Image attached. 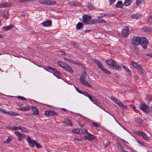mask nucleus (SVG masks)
I'll use <instances>...</instances> for the list:
<instances>
[{
  "instance_id": "1",
  "label": "nucleus",
  "mask_w": 152,
  "mask_h": 152,
  "mask_svg": "<svg viewBox=\"0 0 152 152\" xmlns=\"http://www.w3.org/2000/svg\"><path fill=\"white\" fill-rule=\"evenodd\" d=\"M105 63L109 67L112 69L116 70H121L122 68L121 66L117 64V62L114 60L112 59H109L106 60Z\"/></svg>"
},
{
  "instance_id": "2",
  "label": "nucleus",
  "mask_w": 152,
  "mask_h": 152,
  "mask_svg": "<svg viewBox=\"0 0 152 152\" xmlns=\"http://www.w3.org/2000/svg\"><path fill=\"white\" fill-rule=\"evenodd\" d=\"M130 64L135 68L137 69L138 72L142 74L144 73V70L142 69V67L139 64L133 61H131Z\"/></svg>"
},
{
  "instance_id": "3",
  "label": "nucleus",
  "mask_w": 152,
  "mask_h": 152,
  "mask_svg": "<svg viewBox=\"0 0 152 152\" xmlns=\"http://www.w3.org/2000/svg\"><path fill=\"white\" fill-rule=\"evenodd\" d=\"M149 42L148 39L144 37L140 38V44L141 45L144 49L147 48V46Z\"/></svg>"
},
{
  "instance_id": "4",
  "label": "nucleus",
  "mask_w": 152,
  "mask_h": 152,
  "mask_svg": "<svg viewBox=\"0 0 152 152\" xmlns=\"http://www.w3.org/2000/svg\"><path fill=\"white\" fill-rule=\"evenodd\" d=\"M139 107L143 112L146 113H148L151 111L150 108L145 103H141Z\"/></svg>"
},
{
  "instance_id": "5",
  "label": "nucleus",
  "mask_w": 152,
  "mask_h": 152,
  "mask_svg": "<svg viewBox=\"0 0 152 152\" xmlns=\"http://www.w3.org/2000/svg\"><path fill=\"white\" fill-rule=\"evenodd\" d=\"M140 38V37H134L131 41L132 44L134 46L139 44Z\"/></svg>"
},
{
  "instance_id": "6",
  "label": "nucleus",
  "mask_w": 152,
  "mask_h": 152,
  "mask_svg": "<svg viewBox=\"0 0 152 152\" xmlns=\"http://www.w3.org/2000/svg\"><path fill=\"white\" fill-rule=\"evenodd\" d=\"M135 133L137 135L142 136L143 138L145 140H148L149 139L147 134L143 132L137 131Z\"/></svg>"
},
{
  "instance_id": "7",
  "label": "nucleus",
  "mask_w": 152,
  "mask_h": 152,
  "mask_svg": "<svg viewBox=\"0 0 152 152\" xmlns=\"http://www.w3.org/2000/svg\"><path fill=\"white\" fill-rule=\"evenodd\" d=\"M39 2L41 4H45L47 5H54L56 3V1L48 0L41 1Z\"/></svg>"
},
{
  "instance_id": "8",
  "label": "nucleus",
  "mask_w": 152,
  "mask_h": 152,
  "mask_svg": "<svg viewBox=\"0 0 152 152\" xmlns=\"http://www.w3.org/2000/svg\"><path fill=\"white\" fill-rule=\"evenodd\" d=\"M129 32L128 26H126L122 30V35L124 37H126L129 34Z\"/></svg>"
},
{
  "instance_id": "9",
  "label": "nucleus",
  "mask_w": 152,
  "mask_h": 152,
  "mask_svg": "<svg viewBox=\"0 0 152 152\" xmlns=\"http://www.w3.org/2000/svg\"><path fill=\"white\" fill-rule=\"evenodd\" d=\"M26 140L30 146L32 148L34 147L36 142L34 140H32L29 136L27 137Z\"/></svg>"
},
{
  "instance_id": "10",
  "label": "nucleus",
  "mask_w": 152,
  "mask_h": 152,
  "mask_svg": "<svg viewBox=\"0 0 152 152\" xmlns=\"http://www.w3.org/2000/svg\"><path fill=\"white\" fill-rule=\"evenodd\" d=\"M45 114L47 115L52 116L56 115L57 116L58 115V113L56 112L51 110H46L45 111Z\"/></svg>"
},
{
  "instance_id": "11",
  "label": "nucleus",
  "mask_w": 152,
  "mask_h": 152,
  "mask_svg": "<svg viewBox=\"0 0 152 152\" xmlns=\"http://www.w3.org/2000/svg\"><path fill=\"white\" fill-rule=\"evenodd\" d=\"M80 80L83 85L88 87L91 88L92 87V86L88 83V82L85 80V78L80 77Z\"/></svg>"
},
{
  "instance_id": "12",
  "label": "nucleus",
  "mask_w": 152,
  "mask_h": 152,
  "mask_svg": "<svg viewBox=\"0 0 152 152\" xmlns=\"http://www.w3.org/2000/svg\"><path fill=\"white\" fill-rule=\"evenodd\" d=\"M85 139L88 140L89 141H91L95 138V136L91 133H88L87 135H85L84 137Z\"/></svg>"
},
{
  "instance_id": "13",
  "label": "nucleus",
  "mask_w": 152,
  "mask_h": 152,
  "mask_svg": "<svg viewBox=\"0 0 152 152\" xmlns=\"http://www.w3.org/2000/svg\"><path fill=\"white\" fill-rule=\"evenodd\" d=\"M91 19V15H85L83 16V22L87 23L89 22Z\"/></svg>"
},
{
  "instance_id": "14",
  "label": "nucleus",
  "mask_w": 152,
  "mask_h": 152,
  "mask_svg": "<svg viewBox=\"0 0 152 152\" xmlns=\"http://www.w3.org/2000/svg\"><path fill=\"white\" fill-rule=\"evenodd\" d=\"M94 61L95 63L98 65L99 68L102 70V69L104 68V67L100 62L96 59H94Z\"/></svg>"
},
{
  "instance_id": "15",
  "label": "nucleus",
  "mask_w": 152,
  "mask_h": 152,
  "mask_svg": "<svg viewBox=\"0 0 152 152\" xmlns=\"http://www.w3.org/2000/svg\"><path fill=\"white\" fill-rule=\"evenodd\" d=\"M68 4L72 6H79L80 5V3L75 1H72L70 2Z\"/></svg>"
},
{
  "instance_id": "16",
  "label": "nucleus",
  "mask_w": 152,
  "mask_h": 152,
  "mask_svg": "<svg viewBox=\"0 0 152 152\" xmlns=\"http://www.w3.org/2000/svg\"><path fill=\"white\" fill-rule=\"evenodd\" d=\"M72 132L75 134H82V133H83V130L81 129H74L72 130Z\"/></svg>"
},
{
  "instance_id": "17",
  "label": "nucleus",
  "mask_w": 152,
  "mask_h": 152,
  "mask_svg": "<svg viewBox=\"0 0 152 152\" xmlns=\"http://www.w3.org/2000/svg\"><path fill=\"white\" fill-rule=\"evenodd\" d=\"M31 108L32 112H33L32 114L33 115H38L39 114V111L35 107L32 106Z\"/></svg>"
},
{
  "instance_id": "18",
  "label": "nucleus",
  "mask_w": 152,
  "mask_h": 152,
  "mask_svg": "<svg viewBox=\"0 0 152 152\" xmlns=\"http://www.w3.org/2000/svg\"><path fill=\"white\" fill-rule=\"evenodd\" d=\"M47 70L48 71L50 70L51 71H53L54 73H57L58 74H60L59 72L55 68H53L49 66L47 67Z\"/></svg>"
},
{
  "instance_id": "19",
  "label": "nucleus",
  "mask_w": 152,
  "mask_h": 152,
  "mask_svg": "<svg viewBox=\"0 0 152 152\" xmlns=\"http://www.w3.org/2000/svg\"><path fill=\"white\" fill-rule=\"evenodd\" d=\"M52 24V21L51 20H49L43 22L42 23V25L44 26H51Z\"/></svg>"
},
{
  "instance_id": "20",
  "label": "nucleus",
  "mask_w": 152,
  "mask_h": 152,
  "mask_svg": "<svg viewBox=\"0 0 152 152\" xmlns=\"http://www.w3.org/2000/svg\"><path fill=\"white\" fill-rule=\"evenodd\" d=\"M13 27V25L11 24L9 26H4L3 27L2 29H3L4 31H9Z\"/></svg>"
},
{
  "instance_id": "21",
  "label": "nucleus",
  "mask_w": 152,
  "mask_h": 152,
  "mask_svg": "<svg viewBox=\"0 0 152 152\" xmlns=\"http://www.w3.org/2000/svg\"><path fill=\"white\" fill-rule=\"evenodd\" d=\"M57 63L58 65H59L61 67L64 69L65 67L66 66V65H67V64L64 62L61 61H57Z\"/></svg>"
},
{
  "instance_id": "22",
  "label": "nucleus",
  "mask_w": 152,
  "mask_h": 152,
  "mask_svg": "<svg viewBox=\"0 0 152 152\" xmlns=\"http://www.w3.org/2000/svg\"><path fill=\"white\" fill-rule=\"evenodd\" d=\"M142 16V15L140 14H132L131 15V17L132 18H136L138 19Z\"/></svg>"
},
{
  "instance_id": "23",
  "label": "nucleus",
  "mask_w": 152,
  "mask_h": 152,
  "mask_svg": "<svg viewBox=\"0 0 152 152\" xmlns=\"http://www.w3.org/2000/svg\"><path fill=\"white\" fill-rule=\"evenodd\" d=\"M134 121L136 123L139 124H141L143 122V120L139 117L135 118Z\"/></svg>"
},
{
  "instance_id": "24",
  "label": "nucleus",
  "mask_w": 152,
  "mask_h": 152,
  "mask_svg": "<svg viewBox=\"0 0 152 152\" xmlns=\"http://www.w3.org/2000/svg\"><path fill=\"white\" fill-rule=\"evenodd\" d=\"M124 6V4H122V2L121 1H119L116 4L115 7L117 8H122Z\"/></svg>"
},
{
  "instance_id": "25",
  "label": "nucleus",
  "mask_w": 152,
  "mask_h": 152,
  "mask_svg": "<svg viewBox=\"0 0 152 152\" xmlns=\"http://www.w3.org/2000/svg\"><path fill=\"white\" fill-rule=\"evenodd\" d=\"M64 69H65L66 70L71 73H72L73 72V70L72 69L71 66H69L67 64V65H66V66L65 67Z\"/></svg>"
},
{
  "instance_id": "26",
  "label": "nucleus",
  "mask_w": 152,
  "mask_h": 152,
  "mask_svg": "<svg viewBox=\"0 0 152 152\" xmlns=\"http://www.w3.org/2000/svg\"><path fill=\"white\" fill-rule=\"evenodd\" d=\"M132 0H125L124 3V6H129L132 2Z\"/></svg>"
},
{
  "instance_id": "27",
  "label": "nucleus",
  "mask_w": 152,
  "mask_h": 152,
  "mask_svg": "<svg viewBox=\"0 0 152 152\" xmlns=\"http://www.w3.org/2000/svg\"><path fill=\"white\" fill-rule=\"evenodd\" d=\"M10 6V4L8 2H5L3 3H0V7H9Z\"/></svg>"
},
{
  "instance_id": "28",
  "label": "nucleus",
  "mask_w": 152,
  "mask_h": 152,
  "mask_svg": "<svg viewBox=\"0 0 152 152\" xmlns=\"http://www.w3.org/2000/svg\"><path fill=\"white\" fill-rule=\"evenodd\" d=\"M122 67L128 73L129 75L131 76V72L130 70L124 65H122Z\"/></svg>"
},
{
  "instance_id": "29",
  "label": "nucleus",
  "mask_w": 152,
  "mask_h": 152,
  "mask_svg": "<svg viewBox=\"0 0 152 152\" xmlns=\"http://www.w3.org/2000/svg\"><path fill=\"white\" fill-rule=\"evenodd\" d=\"M87 7L89 9L91 10H93L95 8V7L92 4L89 3H88Z\"/></svg>"
},
{
  "instance_id": "30",
  "label": "nucleus",
  "mask_w": 152,
  "mask_h": 152,
  "mask_svg": "<svg viewBox=\"0 0 152 152\" xmlns=\"http://www.w3.org/2000/svg\"><path fill=\"white\" fill-rule=\"evenodd\" d=\"M143 30L147 32H149L151 31V28H150L147 27L146 26H144L142 28Z\"/></svg>"
},
{
  "instance_id": "31",
  "label": "nucleus",
  "mask_w": 152,
  "mask_h": 152,
  "mask_svg": "<svg viewBox=\"0 0 152 152\" xmlns=\"http://www.w3.org/2000/svg\"><path fill=\"white\" fill-rule=\"evenodd\" d=\"M30 107L29 106H28L21 107L20 109V110L22 111H28L30 110Z\"/></svg>"
},
{
  "instance_id": "32",
  "label": "nucleus",
  "mask_w": 152,
  "mask_h": 152,
  "mask_svg": "<svg viewBox=\"0 0 152 152\" xmlns=\"http://www.w3.org/2000/svg\"><path fill=\"white\" fill-rule=\"evenodd\" d=\"M96 22L98 23H106L105 20L102 19H98L96 20Z\"/></svg>"
},
{
  "instance_id": "33",
  "label": "nucleus",
  "mask_w": 152,
  "mask_h": 152,
  "mask_svg": "<svg viewBox=\"0 0 152 152\" xmlns=\"http://www.w3.org/2000/svg\"><path fill=\"white\" fill-rule=\"evenodd\" d=\"M65 123L67 124L70 126H72V124L71 121H70L68 118H65Z\"/></svg>"
},
{
  "instance_id": "34",
  "label": "nucleus",
  "mask_w": 152,
  "mask_h": 152,
  "mask_svg": "<svg viewBox=\"0 0 152 152\" xmlns=\"http://www.w3.org/2000/svg\"><path fill=\"white\" fill-rule=\"evenodd\" d=\"M83 26V24L81 22H79L76 25V28L78 29H80Z\"/></svg>"
},
{
  "instance_id": "35",
  "label": "nucleus",
  "mask_w": 152,
  "mask_h": 152,
  "mask_svg": "<svg viewBox=\"0 0 152 152\" xmlns=\"http://www.w3.org/2000/svg\"><path fill=\"white\" fill-rule=\"evenodd\" d=\"M20 129L22 132H25L27 133L28 131L24 127L20 126Z\"/></svg>"
},
{
  "instance_id": "36",
  "label": "nucleus",
  "mask_w": 152,
  "mask_h": 152,
  "mask_svg": "<svg viewBox=\"0 0 152 152\" xmlns=\"http://www.w3.org/2000/svg\"><path fill=\"white\" fill-rule=\"evenodd\" d=\"M102 71L104 73H105L107 74L108 75H110L111 74L110 72L107 70L105 68H103V69H102Z\"/></svg>"
},
{
  "instance_id": "37",
  "label": "nucleus",
  "mask_w": 152,
  "mask_h": 152,
  "mask_svg": "<svg viewBox=\"0 0 152 152\" xmlns=\"http://www.w3.org/2000/svg\"><path fill=\"white\" fill-rule=\"evenodd\" d=\"M87 73L85 71H84L81 75L80 77L86 78Z\"/></svg>"
},
{
  "instance_id": "38",
  "label": "nucleus",
  "mask_w": 152,
  "mask_h": 152,
  "mask_svg": "<svg viewBox=\"0 0 152 152\" xmlns=\"http://www.w3.org/2000/svg\"><path fill=\"white\" fill-rule=\"evenodd\" d=\"M12 140L11 137H8L7 140L4 141L5 143H8Z\"/></svg>"
},
{
  "instance_id": "39",
  "label": "nucleus",
  "mask_w": 152,
  "mask_h": 152,
  "mask_svg": "<svg viewBox=\"0 0 152 152\" xmlns=\"http://www.w3.org/2000/svg\"><path fill=\"white\" fill-rule=\"evenodd\" d=\"M148 23L150 24H152V15L148 18Z\"/></svg>"
},
{
  "instance_id": "40",
  "label": "nucleus",
  "mask_w": 152,
  "mask_h": 152,
  "mask_svg": "<svg viewBox=\"0 0 152 152\" xmlns=\"http://www.w3.org/2000/svg\"><path fill=\"white\" fill-rule=\"evenodd\" d=\"M92 125L96 127H100L101 126L100 125L96 122H94Z\"/></svg>"
},
{
  "instance_id": "41",
  "label": "nucleus",
  "mask_w": 152,
  "mask_h": 152,
  "mask_svg": "<svg viewBox=\"0 0 152 152\" xmlns=\"http://www.w3.org/2000/svg\"><path fill=\"white\" fill-rule=\"evenodd\" d=\"M119 106L124 109H127V107L121 103L120 104Z\"/></svg>"
},
{
  "instance_id": "42",
  "label": "nucleus",
  "mask_w": 152,
  "mask_h": 152,
  "mask_svg": "<svg viewBox=\"0 0 152 152\" xmlns=\"http://www.w3.org/2000/svg\"><path fill=\"white\" fill-rule=\"evenodd\" d=\"M7 114H9L12 116H15L17 115V113L14 112H8V113Z\"/></svg>"
},
{
  "instance_id": "43",
  "label": "nucleus",
  "mask_w": 152,
  "mask_h": 152,
  "mask_svg": "<svg viewBox=\"0 0 152 152\" xmlns=\"http://www.w3.org/2000/svg\"><path fill=\"white\" fill-rule=\"evenodd\" d=\"M93 103L94 104H96V105L98 106L100 108H101V107L100 105H99V104H100V103L99 102L97 99L96 100V101H95V102H94Z\"/></svg>"
},
{
  "instance_id": "44",
  "label": "nucleus",
  "mask_w": 152,
  "mask_h": 152,
  "mask_svg": "<svg viewBox=\"0 0 152 152\" xmlns=\"http://www.w3.org/2000/svg\"><path fill=\"white\" fill-rule=\"evenodd\" d=\"M4 17L6 18V19H7L8 17V13L7 11H6L4 15Z\"/></svg>"
},
{
  "instance_id": "45",
  "label": "nucleus",
  "mask_w": 152,
  "mask_h": 152,
  "mask_svg": "<svg viewBox=\"0 0 152 152\" xmlns=\"http://www.w3.org/2000/svg\"><path fill=\"white\" fill-rule=\"evenodd\" d=\"M25 137V135L20 133V141L21 140L22 138Z\"/></svg>"
},
{
  "instance_id": "46",
  "label": "nucleus",
  "mask_w": 152,
  "mask_h": 152,
  "mask_svg": "<svg viewBox=\"0 0 152 152\" xmlns=\"http://www.w3.org/2000/svg\"><path fill=\"white\" fill-rule=\"evenodd\" d=\"M64 59L65 60H66V61H68V62H69L70 63H74V61H73V60H72V59H68V58H64Z\"/></svg>"
},
{
  "instance_id": "47",
  "label": "nucleus",
  "mask_w": 152,
  "mask_h": 152,
  "mask_svg": "<svg viewBox=\"0 0 152 152\" xmlns=\"http://www.w3.org/2000/svg\"><path fill=\"white\" fill-rule=\"evenodd\" d=\"M142 2V0H136V4L137 5H139Z\"/></svg>"
},
{
  "instance_id": "48",
  "label": "nucleus",
  "mask_w": 152,
  "mask_h": 152,
  "mask_svg": "<svg viewBox=\"0 0 152 152\" xmlns=\"http://www.w3.org/2000/svg\"><path fill=\"white\" fill-rule=\"evenodd\" d=\"M137 142L139 144H140L141 145H142L144 146H145V144L144 143H142V142H140L138 140H137Z\"/></svg>"
},
{
  "instance_id": "49",
  "label": "nucleus",
  "mask_w": 152,
  "mask_h": 152,
  "mask_svg": "<svg viewBox=\"0 0 152 152\" xmlns=\"http://www.w3.org/2000/svg\"><path fill=\"white\" fill-rule=\"evenodd\" d=\"M83 130V133H82V134H84L86 133L88 134V131L87 130L85 129H84Z\"/></svg>"
},
{
  "instance_id": "50",
  "label": "nucleus",
  "mask_w": 152,
  "mask_h": 152,
  "mask_svg": "<svg viewBox=\"0 0 152 152\" xmlns=\"http://www.w3.org/2000/svg\"><path fill=\"white\" fill-rule=\"evenodd\" d=\"M0 111L4 113L5 114H7L8 112L5 111L3 109L0 108Z\"/></svg>"
},
{
  "instance_id": "51",
  "label": "nucleus",
  "mask_w": 152,
  "mask_h": 152,
  "mask_svg": "<svg viewBox=\"0 0 152 152\" xmlns=\"http://www.w3.org/2000/svg\"><path fill=\"white\" fill-rule=\"evenodd\" d=\"M95 21V20H92L91 21L88 23H87V24H91V25L94 24L95 23V22H96V21Z\"/></svg>"
},
{
  "instance_id": "52",
  "label": "nucleus",
  "mask_w": 152,
  "mask_h": 152,
  "mask_svg": "<svg viewBox=\"0 0 152 152\" xmlns=\"http://www.w3.org/2000/svg\"><path fill=\"white\" fill-rule=\"evenodd\" d=\"M115 102L117 104L119 105L121 103V101L118 99H116L115 100Z\"/></svg>"
},
{
  "instance_id": "53",
  "label": "nucleus",
  "mask_w": 152,
  "mask_h": 152,
  "mask_svg": "<svg viewBox=\"0 0 152 152\" xmlns=\"http://www.w3.org/2000/svg\"><path fill=\"white\" fill-rule=\"evenodd\" d=\"M35 145L37 148H40L41 147V146L37 142L36 143Z\"/></svg>"
},
{
  "instance_id": "54",
  "label": "nucleus",
  "mask_w": 152,
  "mask_h": 152,
  "mask_svg": "<svg viewBox=\"0 0 152 152\" xmlns=\"http://www.w3.org/2000/svg\"><path fill=\"white\" fill-rule=\"evenodd\" d=\"M13 130H18L19 129V126H13Z\"/></svg>"
},
{
  "instance_id": "55",
  "label": "nucleus",
  "mask_w": 152,
  "mask_h": 152,
  "mask_svg": "<svg viewBox=\"0 0 152 152\" xmlns=\"http://www.w3.org/2000/svg\"><path fill=\"white\" fill-rule=\"evenodd\" d=\"M109 1L110 2L109 4V5H110V4H113L115 2L116 0H109Z\"/></svg>"
},
{
  "instance_id": "56",
  "label": "nucleus",
  "mask_w": 152,
  "mask_h": 152,
  "mask_svg": "<svg viewBox=\"0 0 152 152\" xmlns=\"http://www.w3.org/2000/svg\"><path fill=\"white\" fill-rule=\"evenodd\" d=\"M75 88L77 92L81 94L82 93V92L80 90L77 88L75 87Z\"/></svg>"
},
{
  "instance_id": "57",
  "label": "nucleus",
  "mask_w": 152,
  "mask_h": 152,
  "mask_svg": "<svg viewBox=\"0 0 152 152\" xmlns=\"http://www.w3.org/2000/svg\"><path fill=\"white\" fill-rule=\"evenodd\" d=\"M73 64L77 65L80 66L81 65V64L76 61H74Z\"/></svg>"
},
{
  "instance_id": "58",
  "label": "nucleus",
  "mask_w": 152,
  "mask_h": 152,
  "mask_svg": "<svg viewBox=\"0 0 152 152\" xmlns=\"http://www.w3.org/2000/svg\"><path fill=\"white\" fill-rule=\"evenodd\" d=\"M20 99L22 100H26V99L23 96H20Z\"/></svg>"
},
{
  "instance_id": "59",
  "label": "nucleus",
  "mask_w": 152,
  "mask_h": 152,
  "mask_svg": "<svg viewBox=\"0 0 152 152\" xmlns=\"http://www.w3.org/2000/svg\"><path fill=\"white\" fill-rule=\"evenodd\" d=\"M110 144V142H106L104 145V147H106L108 146Z\"/></svg>"
},
{
  "instance_id": "60",
  "label": "nucleus",
  "mask_w": 152,
  "mask_h": 152,
  "mask_svg": "<svg viewBox=\"0 0 152 152\" xmlns=\"http://www.w3.org/2000/svg\"><path fill=\"white\" fill-rule=\"evenodd\" d=\"M92 99V100H91V101L93 103L94 102H95V101H96V100L97 99L94 96H93Z\"/></svg>"
},
{
  "instance_id": "61",
  "label": "nucleus",
  "mask_w": 152,
  "mask_h": 152,
  "mask_svg": "<svg viewBox=\"0 0 152 152\" xmlns=\"http://www.w3.org/2000/svg\"><path fill=\"white\" fill-rule=\"evenodd\" d=\"M15 134L17 136L18 135V140H19V132L18 131L15 132Z\"/></svg>"
},
{
  "instance_id": "62",
  "label": "nucleus",
  "mask_w": 152,
  "mask_h": 152,
  "mask_svg": "<svg viewBox=\"0 0 152 152\" xmlns=\"http://www.w3.org/2000/svg\"><path fill=\"white\" fill-rule=\"evenodd\" d=\"M82 94H83L84 95L86 96H87V94H88V93L86 91H84L83 92H82Z\"/></svg>"
},
{
  "instance_id": "63",
  "label": "nucleus",
  "mask_w": 152,
  "mask_h": 152,
  "mask_svg": "<svg viewBox=\"0 0 152 152\" xmlns=\"http://www.w3.org/2000/svg\"><path fill=\"white\" fill-rule=\"evenodd\" d=\"M132 108L134 110V111L136 112H137L138 111V110H137L136 108L134 106H132Z\"/></svg>"
},
{
  "instance_id": "64",
  "label": "nucleus",
  "mask_w": 152,
  "mask_h": 152,
  "mask_svg": "<svg viewBox=\"0 0 152 152\" xmlns=\"http://www.w3.org/2000/svg\"><path fill=\"white\" fill-rule=\"evenodd\" d=\"M26 14V12H23L21 14V16H25Z\"/></svg>"
}]
</instances>
